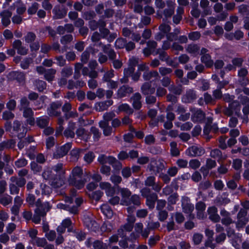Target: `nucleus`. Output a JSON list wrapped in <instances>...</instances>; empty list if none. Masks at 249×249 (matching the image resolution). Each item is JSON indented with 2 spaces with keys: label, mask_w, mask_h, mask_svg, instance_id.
Listing matches in <instances>:
<instances>
[{
  "label": "nucleus",
  "mask_w": 249,
  "mask_h": 249,
  "mask_svg": "<svg viewBox=\"0 0 249 249\" xmlns=\"http://www.w3.org/2000/svg\"><path fill=\"white\" fill-rule=\"evenodd\" d=\"M118 190L121 196V205L129 206L133 204L134 205L139 206L140 204L139 196L136 195L131 196V193L128 189L118 187Z\"/></svg>",
  "instance_id": "nucleus-1"
},
{
  "label": "nucleus",
  "mask_w": 249,
  "mask_h": 249,
  "mask_svg": "<svg viewBox=\"0 0 249 249\" xmlns=\"http://www.w3.org/2000/svg\"><path fill=\"white\" fill-rule=\"evenodd\" d=\"M83 170L80 167H74L71 172L68 182L70 185L80 189L84 186L86 180L82 178Z\"/></svg>",
  "instance_id": "nucleus-2"
},
{
  "label": "nucleus",
  "mask_w": 249,
  "mask_h": 249,
  "mask_svg": "<svg viewBox=\"0 0 249 249\" xmlns=\"http://www.w3.org/2000/svg\"><path fill=\"white\" fill-rule=\"evenodd\" d=\"M36 35L32 32H27L24 36L25 43L29 44L30 49L32 51H37L40 47L39 42L36 41Z\"/></svg>",
  "instance_id": "nucleus-3"
},
{
  "label": "nucleus",
  "mask_w": 249,
  "mask_h": 249,
  "mask_svg": "<svg viewBox=\"0 0 249 249\" xmlns=\"http://www.w3.org/2000/svg\"><path fill=\"white\" fill-rule=\"evenodd\" d=\"M76 206H71L69 204H65L61 203L57 205V207L60 209H64L69 211L72 214H76L78 213V207L82 203L83 200L81 197H77L75 199Z\"/></svg>",
  "instance_id": "nucleus-4"
},
{
  "label": "nucleus",
  "mask_w": 249,
  "mask_h": 249,
  "mask_svg": "<svg viewBox=\"0 0 249 249\" xmlns=\"http://www.w3.org/2000/svg\"><path fill=\"white\" fill-rule=\"evenodd\" d=\"M181 207L182 211L185 213L190 214V218H194V216L191 213L194 210V206L190 202L189 198L187 196H182L181 198Z\"/></svg>",
  "instance_id": "nucleus-5"
},
{
  "label": "nucleus",
  "mask_w": 249,
  "mask_h": 249,
  "mask_svg": "<svg viewBox=\"0 0 249 249\" xmlns=\"http://www.w3.org/2000/svg\"><path fill=\"white\" fill-rule=\"evenodd\" d=\"M247 213V210L245 209H241L238 213L237 216V220L236 222L237 228L243 227L248 223Z\"/></svg>",
  "instance_id": "nucleus-6"
},
{
  "label": "nucleus",
  "mask_w": 249,
  "mask_h": 249,
  "mask_svg": "<svg viewBox=\"0 0 249 249\" xmlns=\"http://www.w3.org/2000/svg\"><path fill=\"white\" fill-rule=\"evenodd\" d=\"M13 128V130L17 133L19 139L23 138L27 132V129L23 125H21L20 122L18 120L14 121Z\"/></svg>",
  "instance_id": "nucleus-7"
},
{
  "label": "nucleus",
  "mask_w": 249,
  "mask_h": 249,
  "mask_svg": "<svg viewBox=\"0 0 249 249\" xmlns=\"http://www.w3.org/2000/svg\"><path fill=\"white\" fill-rule=\"evenodd\" d=\"M146 192H149V190L146 188L143 189L142 191V194L146 197V205L150 209H153L155 206V202L157 200V195L152 193L146 195L145 194Z\"/></svg>",
  "instance_id": "nucleus-8"
},
{
  "label": "nucleus",
  "mask_w": 249,
  "mask_h": 249,
  "mask_svg": "<svg viewBox=\"0 0 249 249\" xmlns=\"http://www.w3.org/2000/svg\"><path fill=\"white\" fill-rule=\"evenodd\" d=\"M205 150L201 147L192 146L189 147L185 151L186 154L191 157L200 156L203 155Z\"/></svg>",
  "instance_id": "nucleus-9"
},
{
  "label": "nucleus",
  "mask_w": 249,
  "mask_h": 249,
  "mask_svg": "<svg viewBox=\"0 0 249 249\" xmlns=\"http://www.w3.org/2000/svg\"><path fill=\"white\" fill-rule=\"evenodd\" d=\"M62 104L60 102L53 103L47 109L48 114L50 116H58L60 114V108Z\"/></svg>",
  "instance_id": "nucleus-10"
},
{
  "label": "nucleus",
  "mask_w": 249,
  "mask_h": 249,
  "mask_svg": "<svg viewBox=\"0 0 249 249\" xmlns=\"http://www.w3.org/2000/svg\"><path fill=\"white\" fill-rule=\"evenodd\" d=\"M71 143L68 142L64 145L58 147L53 153V157L55 159H59L66 155L71 148Z\"/></svg>",
  "instance_id": "nucleus-11"
},
{
  "label": "nucleus",
  "mask_w": 249,
  "mask_h": 249,
  "mask_svg": "<svg viewBox=\"0 0 249 249\" xmlns=\"http://www.w3.org/2000/svg\"><path fill=\"white\" fill-rule=\"evenodd\" d=\"M13 47L17 51L18 53L21 55H26L28 51V49L22 45L20 40L14 41L13 43Z\"/></svg>",
  "instance_id": "nucleus-12"
},
{
  "label": "nucleus",
  "mask_w": 249,
  "mask_h": 249,
  "mask_svg": "<svg viewBox=\"0 0 249 249\" xmlns=\"http://www.w3.org/2000/svg\"><path fill=\"white\" fill-rule=\"evenodd\" d=\"M12 13L8 10H4L0 13V16L1 17V23L5 27L9 25L11 22L10 18Z\"/></svg>",
  "instance_id": "nucleus-13"
},
{
  "label": "nucleus",
  "mask_w": 249,
  "mask_h": 249,
  "mask_svg": "<svg viewBox=\"0 0 249 249\" xmlns=\"http://www.w3.org/2000/svg\"><path fill=\"white\" fill-rule=\"evenodd\" d=\"M167 8H165L163 11V15L165 18H170L174 14L175 3L172 0H169L166 2Z\"/></svg>",
  "instance_id": "nucleus-14"
},
{
  "label": "nucleus",
  "mask_w": 249,
  "mask_h": 249,
  "mask_svg": "<svg viewBox=\"0 0 249 249\" xmlns=\"http://www.w3.org/2000/svg\"><path fill=\"white\" fill-rule=\"evenodd\" d=\"M208 213L209 215V218L214 222H219L220 220V217L217 214V209L215 206H212L209 207L207 210Z\"/></svg>",
  "instance_id": "nucleus-15"
},
{
  "label": "nucleus",
  "mask_w": 249,
  "mask_h": 249,
  "mask_svg": "<svg viewBox=\"0 0 249 249\" xmlns=\"http://www.w3.org/2000/svg\"><path fill=\"white\" fill-rule=\"evenodd\" d=\"M205 118V113L200 109H195L193 111L191 119L195 123L201 122Z\"/></svg>",
  "instance_id": "nucleus-16"
},
{
  "label": "nucleus",
  "mask_w": 249,
  "mask_h": 249,
  "mask_svg": "<svg viewBox=\"0 0 249 249\" xmlns=\"http://www.w3.org/2000/svg\"><path fill=\"white\" fill-rule=\"evenodd\" d=\"M75 124L73 122H69L67 128L64 131V136L67 138H73L75 136L74 129Z\"/></svg>",
  "instance_id": "nucleus-17"
},
{
  "label": "nucleus",
  "mask_w": 249,
  "mask_h": 249,
  "mask_svg": "<svg viewBox=\"0 0 249 249\" xmlns=\"http://www.w3.org/2000/svg\"><path fill=\"white\" fill-rule=\"evenodd\" d=\"M113 104L112 100H108L104 102H101L98 103H97L95 105V109L97 111H103L107 110L108 107L112 105Z\"/></svg>",
  "instance_id": "nucleus-18"
},
{
  "label": "nucleus",
  "mask_w": 249,
  "mask_h": 249,
  "mask_svg": "<svg viewBox=\"0 0 249 249\" xmlns=\"http://www.w3.org/2000/svg\"><path fill=\"white\" fill-rule=\"evenodd\" d=\"M164 166L160 161H156L151 163L149 166V169L153 171L154 174L159 173L164 169Z\"/></svg>",
  "instance_id": "nucleus-19"
},
{
  "label": "nucleus",
  "mask_w": 249,
  "mask_h": 249,
  "mask_svg": "<svg viewBox=\"0 0 249 249\" xmlns=\"http://www.w3.org/2000/svg\"><path fill=\"white\" fill-rule=\"evenodd\" d=\"M144 80L148 81L154 78V81L159 80L160 77L158 72L156 71H145L143 74Z\"/></svg>",
  "instance_id": "nucleus-20"
},
{
  "label": "nucleus",
  "mask_w": 249,
  "mask_h": 249,
  "mask_svg": "<svg viewBox=\"0 0 249 249\" xmlns=\"http://www.w3.org/2000/svg\"><path fill=\"white\" fill-rule=\"evenodd\" d=\"M142 96L139 93H135L131 97L132 106L136 109H139L142 107L141 100Z\"/></svg>",
  "instance_id": "nucleus-21"
},
{
  "label": "nucleus",
  "mask_w": 249,
  "mask_h": 249,
  "mask_svg": "<svg viewBox=\"0 0 249 249\" xmlns=\"http://www.w3.org/2000/svg\"><path fill=\"white\" fill-rule=\"evenodd\" d=\"M132 92V88L128 86H123L118 90L117 94L118 97L122 98L125 96L127 94H130Z\"/></svg>",
  "instance_id": "nucleus-22"
},
{
  "label": "nucleus",
  "mask_w": 249,
  "mask_h": 249,
  "mask_svg": "<svg viewBox=\"0 0 249 249\" xmlns=\"http://www.w3.org/2000/svg\"><path fill=\"white\" fill-rule=\"evenodd\" d=\"M155 90V88L151 87L150 82H145L141 87V91L144 95L152 94Z\"/></svg>",
  "instance_id": "nucleus-23"
},
{
  "label": "nucleus",
  "mask_w": 249,
  "mask_h": 249,
  "mask_svg": "<svg viewBox=\"0 0 249 249\" xmlns=\"http://www.w3.org/2000/svg\"><path fill=\"white\" fill-rule=\"evenodd\" d=\"M53 13L54 19L62 18L66 15V12L61 9L58 6H56L53 8Z\"/></svg>",
  "instance_id": "nucleus-24"
},
{
  "label": "nucleus",
  "mask_w": 249,
  "mask_h": 249,
  "mask_svg": "<svg viewBox=\"0 0 249 249\" xmlns=\"http://www.w3.org/2000/svg\"><path fill=\"white\" fill-rule=\"evenodd\" d=\"M46 215V211H41L39 208H37L35 211V214L33 217L32 220L36 224H38L41 220V217Z\"/></svg>",
  "instance_id": "nucleus-25"
},
{
  "label": "nucleus",
  "mask_w": 249,
  "mask_h": 249,
  "mask_svg": "<svg viewBox=\"0 0 249 249\" xmlns=\"http://www.w3.org/2000/svg\"><path fill=\"white\" fill-rule=\"evenodd\" d=\"M209 1L208 0H201L200 2V7L203 9L202 14L207 16L211 14L212 11L209 7Z\"/></svg>",
  "instance_id": "nucleus-26"
},
{
  "label": "nucleus",
  "mask_w": 249,
  "mask_h": 249,
  "mask_svg": "<svg viewBox=\"0 0 249 249\" xmlns=\"http://www.w3.org/2000/svg\"><path fill=\"white\" fill-rule=\"evenodd\" d=\"M99 124L100 128L102 129L105 136H107L111 135L112 132V128L109 125V124L105 122H99Z\"/></svg>",
  "instance_id": "nucleus-27"
},
{
  "label": "nucleus",
  "mask_w": 249,
  "mask_h": 249,
  "mask_svg": "<svg viewBox=\"0 0 249 249\" xmlns=\"http://www.w3.org/2000/svg\"><path fill=\"white\" fill-rule=\"evenodd\" d=\"M75 134L78 138L81 140L87 141L89 138V135L88 132L83 128H79L75 132Z\"/></svg>",
  "instance_id": "nucleus-28"
},
{
  "label": "nucleus",
  "mask_w": 249,
  "mask_h": 249,
  "mask_svg": "<svg viewBox=\"0 0 249 249\" xmlns=\"http://www.w3.org/2000/svg\"><path fill=\"white\" fill-rule=\"evenodd\" d=\"M49 118L47 116H41L36 119V123L39 127L44 128L49 124Z\"/></svg>",
  "instance_id": "nucleus-29"
},
{
  "label": "nucleus",
  "mask_w": 249,
  "mask_h": 249,
  "mask_svg": "<svg viewBox=\"0 0 249 249\" xmlns=\"http://www.w3.org/2000/svg\"><path fill=\"white\" fill-rule=\"evenodd\" d=\"M199 50V46L195 44H189L186 48V51L193 55H196Z\"/></svg>",
  "instance_id": "nucleus-30"
},
{
  "label": "nucleus",
  "mask_w": 249,
  "mask_h": 249,
  "mask_svg": "<svg viewBox=\"0 0 249 249\" xmlns=\"http://www.w3.org/2000/svg\"><path fill=\"white\" fill-rule=\"evenodd\" d=\"M102 47L104 52L107 54L110 59L112 60L113 61L115 60L116 58V54L113 50L109 48V45H103Z\"/></svg>",
  "instance_id": "nucleus-31"
},
{
  "label": "nucleus",
  "mask_w": 249,
  "mask_h": 249,
  "mask_svg": "<svg viewBox=\"0 0 249 249\" xmlns=\"http://www.w3.org/2000/svg\"><path fill=\"white\" fill-rule=\"evenodd\" d=\"M16 142L13 140H9L0 143V150L12 148L15 145Z\"/></svg>",
  "instance_id": "nucleus-32"
},
{
  "label": "nucleus",
  "mask_w": 249,
  "mask_h": 249,
  "mask_svg": "<svg viewBox=\"0 0 249 249\" xmlns=\"http://www.w3.org/2000/svg\"><path fill=\"white\" fill-rule=\"evenodd\" d=\"M65 183V179L63 177H54L51 181V185L54 188H58L62 186Z\"/></svg>",
  "instance_id": "nucleus-33"
},
{
  "label": "nucleus",
  "mask_w": 249,
  "mask_h": 249,
  "mask_svg": "<svg viewBox=\"0 0 249 249\" xmlns=\"http://www.w3.org/2000/svg\"><path fill=\"white\" fill-rule=\"evenodd\" d=\"M10 75L19 83H22L25 80V74L22 72L14 71L10 73Z\"/></svg>",
  "instance_id": "nucleus-34"
},
{
  "label": "nucleus",
  "mask_w": 249,
  "mask_h": 249,
  "mask_svg": "<svg viewBox=\"0 0 249 249\" xmlns=\"http://www.w3.org/2000/svg\"><path fill=\"white\" fill-rule=\"evenodd\" d=\"M111 160H114V157L112 156H106L104 155H101L98 158V161L103 165L104 164L111 162Z\"/></svg>",
  "instance_id": "nucleus-35"
},
{
  "label": "nucleus",
  "mask_w": 249,
  "mask_h": 249,
  "mask_svg": "<svg viewBox=\"0 0 249 249\" xmlns=\"http://www.w3.org/2000/svg\"><path fill=\"white\" fill-rule=\"evenodd\" d=\"M102 213L108 218H111L113 215V212L110 207L107 205H102L101 207Z\"/></svg>",
  "instance_id": "nucleus-36"
},
{
  "label": "nucleus",
  "mask_w": 249,
  "mask_h": 249,
  "mask_svg": "<svg viewBox=\"0 0 249 249\" xmlns=\"http://www.w3.org/2000/svg\"><path fill=\"white\" fill-rule=\"evenodd\" d=\"M30 242L33 245H36L40 247H44L47 244L46 240L44 238H39L38 237L34 239L33 241H30Z\"/></svg>",
  "instance_id": "nucleus-37"
},
{
  "label": "nucleus",
  "mask_w": 249,
  "mask_h": 249,
  "mask_svg": "<svg viewBox=\"0 0 249 249\" xmlns=\"http://www.w3.org/2000/svg\"><path fill=\"white\" fill-rule=\"evenodd\" d=\"M201 60L207 67H211L213 64V61L211 59V57L209 54H206L202 55L201 56Z\"/></svg>",
  "instance_id": "nucleus-38"
},
{
  "label": "nucleus",
  "mask_w": 249,
  "mask_h": 249,
  "mask_svg": "<svg viewBox=\"0 0 249 249\" xmlns=\"http://www.w3.org/2000/svg\"><path fill=\"white\" fill-rule=\"evenodd\" d=\"M55 73V70L53 69H49L45 72L44 77L45 79L49 82L52 81L53 80Z\"/></svg>",
  "instance_id": "nucleus-39"
},
{
  "label": "nucleus",
  "mask_w": 249,
  "mask_h": 249,
  "mask_svg": "<svg viewBox=\"0 0 249 249\" xmlns=\"http://www.w3.org/2000/svg\"><path fill=\"white\" fill-rule=\"evenodd\" d=\"M12 201V197L9 195H0V203L6 206L11 203Z\"/></svg>",
  "instance_id": "nucleus-40"
},
{
  "label": "nucleus",
  "mask_w": 249,
  "mask_h": 249,
  "mask_svg": "<svg viewBox=\"0 0 249 249\" xmlns=\"http://www.w3.org/2000/svg\"><path fill=\"white\" fill-rule=\"evenodd\" d=\"M10 181L11 182L14 183L18 187H20L23 186L26 183V180L24 178H18L16 177H12L10 178Z\"/></svg>",
  "instance_id": "nucleus-41"
},
{
  "label": "nucleus",
  "mask_w": 249,
  "mask_h": 249,
  "mask_svg": "<svg viewBox=\"0 0 249 249\" xmlns=\"http://www.w3.org/2000/svg\"><path fill=\"white\" fill-rule=\"evenodd\" d=\"M174 218H175L176 221L179 224L182 223L185 220V218L182 213L179 212L171 213V218L174 219Z\"/></svg>",
  "instance_id": "nucleus-42"
},
{
  "label": "nucleus",
  "mask_w": 249,
  "mask_h": 249,
  "mask_svg": "<svg viewBox=\"0 0 249 249\" xmlns=\"http://www.w3.org/2000/svg\"><path fill=\"white\" fill-rule=\"evenodd\" d=\"M42 177L46 180H50L51 182L55 177L52 174V169L47 168L43 172Z\"/></svg>",
  "instance_id": "nucleus-43"
},
{
  "label": "nucleus",
  "mask_w": 249,
  "mask_h": 249,
  "mask_svg": "<svg viewBox=\"0 0 249 249\" xmlns=\"http://www.w3.org/2000/svg\"><path fill=\"white\" fill-rule=\"evenodd\" d=\"M248 71L245 68H241L238 71V76L240 78H243V81L242 82L243 85H246L248 83V80L247 79H246L245 78L246 76L248 74Z\"/></svg>",
  "instance_id": "nucleus-44"
},
{
  "label": "nucleus",
  "mask_w": 249,
  "mask_h": 249,
  "mask_svg": "<svg viewBox=\"0 0 249 249\" xmlns=\"http://www.w3.org/2000/svg\"><path fill=\"white\" fill-rule=\"evenodd\" d=\"M118 109L120 111H123L128 114H132L133 110L127 104H123L118 107Z\"/></svg>",
  "instance_id": "nucleus-45"
},
{
  "label": "nucleus",
  "mask_w": 249,
  "mask_h": 249,
  "mask_svg": "<svg viewBox=\"0 0 249 249\" xmlns=\"http://www.w3.org/2000/svg\"><path fill=\"white\" fill-rule=\"evenodd\" d=\"M16 8L17 13L19 15L23 14L26 10V7L24 4L20 2H17L15 4Z\"/></svg>",
  "instance_id": "nucleus-46"
},
{
  "label": "nucleus",
  "mask_w": 249,
  "mask_h": 249,
  "mask_svg": "<svg viewBox=\"0 0 249 249\" xmlns=\"http://www.w3.org/2000/svg\"><path fill=\"white\" fill-rule=\"evenodd\" d=\"M164 51L161 50V49H158L156 51V54L159 55V58L161 61H167L169 59V56Z\"/></svg>",
  "instance_id": "nucleus-47"
},
{
  "label": "nucleus",
  "mask_w": 249,
  "mask_h": 249,
  "mask_svg": "<svg viewBox=\"0 0 249 249\" xmlns=\"http://www.w3.org/2000/svg\"><path fill=\"white\" fill-rule=\"evenodd\" d=\"M72 68L71 67H65L62 69L61 75L62 77L68 78L72 73Z\"/></svg>",
  "instance_id": "nucleus-48"
},
{
  "label": "nucleus",
  "mask_w": 249,
  "mask_h": 249,
  "mask_svg": "<svg viewBox=\"0 0 249 249\" xmlns=\"http://www.w3.org/2000/svg\"><path fill=\"white\" fill-rule=\"evenodd\" d=\"M115 116V114L113 112H106L103 115V119L100 122H105L109 124V122L113 120Z\"/></svg>",
  "instance_id": "nucleus-49"
},
{
  "label": "nucleus",
  "mask_w": 249,
  "mask_h": 249,
  "mask_svg": "<svg viewBox=\"0 0 249 249\" xmlns=\"http://www.w3.org/2000/svg\"><path fill=\"white\" fill-rule=\"evenodd\" d=\"M171 154L173 156H178L179 155V151L177 148V143L175 142H170Z\"/></svg>",
  "instance_id": "nucleus-50"
},
{
  "label": "nucleus",
  "mask_w": 249,
  "mask_h": 249,
  "mask_svg": "<svg viewBox=\"0 0 249 249\" xmlns=\"http://www.w3.org/2000/svg\"><path fill=\"white\" fill-rule=\"evenodd\" d=\"M230 107L233 109L235 113L238 115L240 114V106L239 103L237 101H234L229 104Z\"/></svg>",
  "instance_id": "nucleus-51"
},
{
  "label": "nucleus",
  "mask_w": 249,
  "mask_h": 249,
  "mask_svg": "<svg viewBox=\"0 0 249 249\" xmlns=\"http://www.w3.org/2000/svg\"><path fill=\"white\" fill-rule=\"evenodd\" d=\"M40 190L43 196H48L51 192L50 187L43 183L40 184Z\"/></svg>",
  "instance_id": "nucleus-52"
},
{
  "label": "nucleus",
  "mask_w": 249,
  "mask_h": 249,
  "mask_svg": "<svg viewBox=\"0 0 249 249\" xmlns=\"http://www.w3.org/2000/svg\"><path fill=\"white\" fill-rule=\"evenodd\" d=\"M178 196L177 193H173L171 194L168 198V205H174L178 200Z\"/></svg>",
  "instance_id": "nucleus-53"
},
{
  "label": "nucleus",
  "mask_w": 249,
  "mask_h": 249,
  "mask_svg": "<svg viewBox=\"0 0 249 249\" xmlns=\"http://www.w3.org/2000/svg\"><path fill=\"white\" fill-rule=\"evenodd\" d=\"M81 150L79 149H73L70 152L71 160L72 161H76L80 156Z\"/></svg>",
  "instance_id": "nucleus-54"
},
{
  "label": "nucleus",
  "mask_w": 249,
  "mask_h": 249,
  "mask_svg": "<svg viewBox=\"0 0 249 249\" xmlns=\"http://www.w3.org/2000/svg\"><path fill=\"white\" fill-rule=\"evenodd\" d=\"M126 40L123 38H118L115 42V46L116 48L122 49L125 47L126 45Z\"/></svg>",
  "instance_id": "nucleus-55"
},
{
  "label": "nucleus",
  "mask_w": 249,
  "mask_h": 249,
  "mask_svg": "<svg viewBox=\"0 0 249 249\" xmlns=\"http://www.w3.org/2000/svg\"><path fill=\"white\" fill-rule=\"evenodd\" d=\"M210 156L214 159H219L222 157V152L217 148L213 149L211 151Z\"/></svg>",
  "instance_id": "nucleus-56"
},
{
  "label": "nucleus",
  "mask_w": 249,
  "mask_h": 249,
  "mask_svg": "<svg viewBox=\"0 0 249 249\" xmlns=\"http://www.w3.org/2000/svg\"><path fill=\"white\" fill-rule=\"evenodd\" d=\"M39 7V4L37 2H34L28 8L27 12L30 15L35 14L36 12Z\"/></svg>",
  "instance_id": "nucleus-57"
},
{
  "label": "nucleus",
  "mask_w": 249,
  "mask_h": 249,
  "mask_svg": "<svg viewBox=\"0 0 249 249\" xmlns=\"http://www.w3.org/2000/svg\"><path fill=\"white\" fill-rule=\"evenodd\" d=\"M159 29L160 32L166 35L170 31L171 27L168 24L162 23L160 25Z\"/></svg>",
  "instance_id": "nucleus-58"
},
{
  "label": "nucleus",
  "mask_w": 249,
  "mask_h": 249,
  "mask_svg": "<svg viewBox=\"0 0 249 249\" xmlns=\"http://www.w3.org/2000/svg\"><path fill=\"white\" fill-rule=\"evenodd\" d=\"M29 102L26 97H22L20 101L19 109L22 110L23 109L29 107Z\"/></svg>",
  "instance_id": "nucleus-59"
},
{
  "label": "nucleus",
  "mask_w": 249,
  "mask_h": 249,
  "mask_svg": "<svg viewBox=\"0 0 249 249\" xmlns=\"http://www.w3.org/2000/svg\"><path fill=\"white\" fill-rule=\"evenodd\" d=\"M88 49L87 48L81 54V61L84 64L87 63L89 58L90 53L88 50Z\"/></svg>",
  "instance_id": "nucleus-60"
},
{
  "label": "nucleus",
  "mask_w": 249,
  "mask_h": 249,
  "mask_svg": "<svg viewBox=\"0 0 249 249\" xmlns=\"http://www.w3.org/2000/svg\"><path fill=\"white\" fill-rule=\"evenodd\" d=\"M189 167L193 169L199 168L201 165L200 162L197 159H192L189 163Z\"/></svg>",
  "instance_id": "nucleus-61"
},
{
  "label": "nucleus",
  "mask_w": 249,
  "mask_h": 249,
  "mask_svg": "<svg viewBox=\"0 0 249 249\" xmlns=\"http://www.w3.org/2000/svg\"><path fill=\"white\" fill-rule=\"evenodd\" d=\"M32 62V59L31 58H26L21 61L20 63L21 67L23 69H27Z\"/></svg>",
  "instance_id": "nucleus-62"
},
{
  "label": "nucleus",
  "mask_w": 249,
  "mask_h": 249,
  "mask_svg": "<svg viewBox=\"0 0 249 249\" xmlns=\"http://www.w3.org/2000/svg\"><path fill=\"white\" fill-rule=\"evenodd\" d=\"M112 229V225L108 222H105L101 227V230L103 232H109Z\"/></svg>",
  "instance_id": "nucleus-63"
},
{
  "label": "nucleus",
  "mask_w": 249,
  "mask_h": 249,
  "mask_svg": "<svg viewBox=\"0 0 249 249\" xmlns=\"http://www.w3.org/2000/svg\"><path fill=\"white\" fill-rule=\"evenodd\" d=\"M35 84L36 86V88L39 91H43L46 88V87L45 82L42 80H36L35 82Z\"/></svg>",
  "instance_id": "nucleus-64"
}]
</instances>
